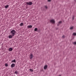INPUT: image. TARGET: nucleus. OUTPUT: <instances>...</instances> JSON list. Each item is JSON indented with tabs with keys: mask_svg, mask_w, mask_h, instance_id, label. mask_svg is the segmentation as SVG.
<instances>
[{
	"mask_svg": "<svg viewBox=\"0 0 76 76\" xmlns=\"http://www.w3.org/2000/svg\"><path fill=\"white\" fill-rule=\"evenodd\" d=\"M5 66L6 67H7V66H8V64H5Z\"/></svg>",
	"mask_w": 76,
	"mask_h": 76,
	"instance_id": "obj_17",
	"label": "nucleus"
},
{
	"mask_svg": "<svg viewBox=\"0 0 76 76\" xmlns=\"http://www.w3.org/2000/svg\"><path fill=\"white\" fill-rule=\"evenodd\" d=\"M50 22L52 23H55V20L54 19H52L50 20Z\"/></svg>",
	"mask_w": 76,
	"mask_h": 76,
	"instance_id": "obj_4",
	"label": "nucleus"
},
{
	"mask_svg": "<svg viewBox=\"0 0 76 76\" xmlns=\"http://www.w3.org/2000/svg\"><path fill=\"white\" fill-rule=\"evenodd\" d=\"M9 7V5H8L5 6V9H7V7Z\"/></svg>",
	"mask_w": 76,
	"mask_h": 76,
	"instance_id": "obj_14",
	"label": "nucleus"
},
{
	"mask_svg": "<svg viewBox=\"0 0 76 76\" xmlns=\"http://www.w3.org/2000/svg\"><path fill=\"white\" fill-rule=\"evenodd\" d=\"M73 35H76V33H74L73 34Z\"/></svg>",
	"mask_w": 76,
	"mask_h": 76,
	"instance_id": "obj_20",
	"label": "nucleus"
},
{
	"mask_svg": "<svg viewBox=\"0 0 76 76\" xmlns=\"http://www.w3.org/2000/svg\"><path fill=\"white\" fill-rule=\"evenodd\" d=\"M48 67V66H47V65H45L44 66V69H45V70H46V69H47V68Z\"/></svg>",
	"mask_w": 76,
	"mask_h": 76,
	"instance_id": "obj_7",
	"label": "nucleus"
},
{
	"mask_svg": "<svg viewBox=\"0 0 76 76\" xmlns=\"http://www.w3.org/2000/svg\"><path fill=\"white\" fill-rule=\"evenodd\" d=\"M15 66V64H12L11 65V67L12 68L14 67Z\"/></svg>",
	"mask_w": 76,
	"mask_h": 76,
	"instance_id": "obj_6",
	"label": "nucleus"
},
{
	"mask_svg": "<svg viewBox=\"0 0 76 76\" xmlns=\"http://www.w3.org/2000/svg\"><path fill=\"white\" fill-rule=\"evenodd\" d=\"M51 1V0H48V1H49V2H50Z\"/></svg>",
	"mask_w": 76,
	"mask_h": 76,
	"instance_id": "obj_23",
	"label": "nucleus"
},
{
	"mask_svg": "<svg viewBox=\"0 0 76 76\" xmlns=\"http://www.w3.org/2000/svg\"><path fill=\"white\" fill-rule=\"evenodd\" d=\"M73 44H74V45H76V42H74L73 43Z\"/></svg>",
	"mask_w": 76,
	"mask_h": 76,
	"instance_id": "obj_21",
	"label": "nucleus"
},
{
	"mask_svg": "<svg viewBox=\"0 0 76 76\" xmlns=\"http://www.w3.org/2000/svg\"><path fill=\"white\" fill-rule=\"evenodd\" d=\"M12 50H13V48H9L8 51H12Z\"/></svg>",
	"mask_w": 76,
	"mask_h": 76,
	"instance_id": "obj_8",
	"label": "nucleus"
},
{
	"mask_svg": "<svg viewBox=\"0 0 76 76\" xmlns=\"http://www.w3.org/2000/svg\"><path fill=\"white\" fill-rule=\"evenodd\" d=\"M15 74H16V75H17V74H18V72L15 71Z\"/></svg>",
	"mask_w": 76,
	"mask_h": 76,
	"instance_id": "obj_16",
	"label": "nucleus"
},
{
	"mask_svg": "<svg viewBox=\"0 0 76 76\" xmlns=\"http://www.w3.org/2000/svg\"><path fill=\"white\" fill-rule=\"evenodd\" d=\"M27 27L28 28H32V26L31 25L28 26Z\"/></svg>",
	"mask_w": 76,
	"mask_h": 76,
	"instance_id": "obj_9",
	"label": "nucleus"
},
{
	"mask_svg": "<svg viewBox=\"0 0 76 76\" xmlns=\"http://www.w3.org/2000/svg\"><path fill=\"white\" fill-rule=\"evenodd\" d=\"M65 37V36L64 35H63L62 37V38H64Z\"/></svg>",
	"mask_w": 76,
	"mask_h": 76,
	"instance_id": "obj_22",
	"label": "nucleus"
},
{
	"mask_svg": "<svg viewBox=\"0 0 76 76\" xmlns=\"http://www.w3.org/2000/svg\"><path fill=\"white\" fill-rule=\"evenodd\" d=\"M34 56L32 55V53H31L30 55L29 56V58L30 59H32Z\"/></svg>",
	"mask_w": 76,
	"mask_h": 76,
	"instance_id": "obj_3",
	"label": "nucleus"
},
{
	"mask_svg": "<svg viewBox=\"0 0 76 76\" xmlns=\"http://www.w3.org/2000/svg\"><path fill=\"white\" fill-rule=\"evenodd\" d=\"M10 34H11L13 36H15V35H16V31L14 30H12L11 31Z\"/></svg>",
	"mask_w": 76,
	"mask_h": 76,
	"instance_id": "obj_1",
	"label": "nucleus"
},
{
	"mask_svg": "<svg viewBox=\"0 0 76 76\" xmlns=\"http://www.w3.org/2000/svg\"><path fill=\"white\" fill-rule=\"evenodd\" d=\"M72 19H74V16H73V17H72Z\"/></svg>",
	"mask_w": 76,
	"mask_h": 76,
	"instance_id": "obj_24",
	"label": "nucleus"
},
{
	"mask_svg": "<svg viewBox=\"0 0 76 76\" xmlns=\"http://www.w3.org/2000/svg\"><path fill=\"white\" fill-rule=\"evenodd\" d=\"M24 24L23 23H21L20 24V26H23V25Z\"/></svg>",
	"mask_w": 76,
	"mask_h": 76,
	"instance_id": "obj_11",
	"label": "nucleus"
},
{
	"mask_svg": "<svg viewBox=\"0 0 76 76\" xmlns=\"http://www.w3.org/2000/svg\"><path fill=\"white\" fill-rule=\"evenodd\" d=\"M29 70H30L31 72H34V70L32 69H30Z\"/></svg>",
	"mask_w": 76,
	"mask_h": 76,
	"instance_id": "obj_15",
	"label": "nucleus"
},
{
	"mask_svg": "<svg viewBox=\"0 0 76 76\" xmlns=\"http://www.w3.org/2000/svg\"><path fill=\"white\" fill-rule=\"evenodd\" d=\"M11 61L12 63H16V60L14 59V60H12Z\"/></svg>",
	"mask_w": 76,
	"mask_h": 76,
	"instance_id": "obj_10",
	"label": "nucleus"
},
{
	"mask_svg": "<svg viewBox=\"0 0 76 76\" xmlns=\"http://www.w3.org/2000/svg\"><path fill=\"white\" fill-rule=\"evenodd\" d=\"M37 28H36L34 29V31H37Z\"/></svg>",
	"mask_w": 76,
	"mask_h": 76,
	"instance_id": "obj_19",
	"label": "nucleus"
},
{
	"mask_svg": "<svg viewBox=\"0 0 76 76\" xmlns=\"http://www.w3.org/2000/svg\"><path fill=\"white\" fill-rule=\"evenodd\" d=\"M26 4L27 5L31 6V5H32V2H26Z\"/></svg>",
	"mask_w": 76,
	"mask_h": 76,
	"instance_id": "obj_2",
	"label": "nucleus"
},
{
	"mask_svg": "<svg viewBox=\"0 0 76 76\" xmlns=\"http://www.w3.org/2000/svg\"><path fill=\"white\" fill-rule=\"evenodd\" d=\"M60 23H61V21L59 22L58 23V26H59V25H60Z\"/></svg>",
	"mask_w": 76,
	"mask_h": 76,
	"instance_id": "obj_13",
	"label": "nucleus"
},
{
	"mask_svg": "<svg viewBox=\"0 0 76 76\" xmlns=\"http://www.w3.org/2000/svg\"><path fill=\"white\" fill-rule=\"evenodd\" d=\"M44 7V8L46 9H47L48 8V7H47V6L46 5Z\"/></svg>",
	"mask_w": 76,
	"mask_h": 76,
	"instance_id": "obj_12",
	"label": "nucleus"
},
{
	"mask_svg": "<svg viewBox=\"0 0 76 76\" xmlns=\"http://www.w3.org/2000/svg\"><path fill=\"white\" fill-rule=\"evenodd\" d=\"M70 29H73V27L72 26V27H71L70 28Z\"/></svg>",
	"mask_w": 76,
	"mask_h": 76,
	"instance_id": "obj_18",
	"label": "nucleus"
},
{
	"mask_svg": "<svg viewBox=\"0 0 76 76\" xmlns=\"http://www.w3.org/2000/svg\"><path fill=\"white\" fill-rule=\"evenodd\" d=\"M13 37L12 35L11 34H10L8 36L9 38H12Z\"/></svg>",
	"mask_w": 76,
	"mask_h": 76,
	"instance_id": "obj_5",
	"label": "nucleus"
}]
</instances>
